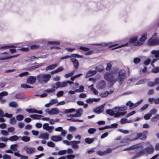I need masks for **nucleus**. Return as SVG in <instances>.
<instances>
[{
    "label": "nucleus",
    "mask_w": 159,
    "mask_h": 159,
    "mask_svg": "<svg viewBox=\"0 0 159 159\" xmlns=\"http://www.w3.org/2000/svg\"><path fill=\"white\" fill-rule=\"evenodd\" d=\"M42 116V115L37 114H34L30 116V117L35 120H40Z\"/></svg>",
    "instance_id": "nucleus-24"
},
{
    "label": "nucleus",
    "mask_w": 159,
    "mask_h": 159,
    "mask_svg": "<svg viewBox=\"0 0 159 159\" xmlns=\"http://www.w3.org/2000/svg\"><path fill=\"white\" fill-rule=\"evenodd\" d=\"M27 153L31 154L34 153L36 151V148L33 147H27L25 148Z\"/></svg>",
    "instance_id": "nucleus-11"
},
{
    "label": "nucleus",
    "mask_w": 159,
    "mask_h": 159,
    "mask_svg": "<svg viewBox=\"0 0 159 159\" xmlns=\"http://www.w3.org/2000/svg\"><path fill=\"white\" fill-rule=\"evenodd\" d=\"M94 140V139H90L89 138H86L85 139V142L88 144L92 143Z\"/></svg>",
    "instance_id": "nucleus-36"
},
{
    "label": "nucleus",
    "mask_w": 159,
    "mask_h": 159,
    "mask_svg": "<svg viewBox=\"0 0 159 159\" xmlns=\"http://www.w3.org/2000/svg\"><path fill=\"white\" fill-rule=\"evenodd\" d=\"M84 88L83 86H80L79 89L75 90V91L77 92H82L84 91Z\"/></svg>",
    "instance_id": "nucleus-42"
},
{
    "label": "nucleus",
    "mask_w": 159,
    "mask_h": 159,
    "mask_svg": "<svg viewBox=\"0 0 159 159\" xmlns=\"http://www.w3.org/2000/svg\"><path fill=\"white\" fill-rule=\"evenodd\" d=\"M144 152V154L146 153L152 154L154 151V149L152 146H151L150 147H148L142 150Z\"/></svg>",
    "instance_id": "nucleus-8"
},
{
    "label": "nucleus",
    "mask_w": 159,
    "mask_h": 159,
    "mask_svg": "<svg viewBox=\"0 0 159 159\" xmlns=\"http://www.w3.org/2000/svg\"><path fill=\"white\" fill-rule=\"evenodd\" d=\"M37 77L34 76H30L27 79L26 81L28 83L33 84H34L36 81Z\"/></svg>",
    "instance_id": "nucleus-9"
},
{
    "label": "nucleus",
    "mask_w": 159,
    "mask_h": 159,
    "mask_svg": "<svg viewBox=\"0 0 159 159\" xmlns=\"http://www.w3.org/2000/svg\"><path fill=\"white\" fill-rule=\"evenodd\" d=\"M19 55V54H17L16 55H14L12 56L6 57H1L0 58V60H5L7 59H9L10 58H12L13 57H16L18 56Z\"/></svg>",
    "instance_id": "nucleus-32"
},
{
    "label": "nucleus",
    "mask_w": 159,
    "mask_h": 159,
    "mask_svg": "<svg viewBox=\"0 0 159 159\" xmlns=\"http://www.w3.org/2000/svg\"><path fill=\"white\" fill-rule=\"evenodd\" d=\"M1 134L7 136L8 134V132L6 130H2L1 131Z\"/></svg>",
    "instance_id": "nucleus-58"
},
{
    "label": "nucleus",
    "mask_w": 159,
    "mask_h": 159,
    "mask_svg": "<svg viewBox=\"0 0 159 159\" xmlns=\"http://www.w3.org/2000/svg\"><path fill=\"white\" fill-rule=\"evenodd\" d=\"M148 44L149 46H155L159 45V39L150 38L148 41Z\"/></svg>",
    "instance_id": "nucleus-6"
},
{
    "label": "nucleus",
    "mask_w": 159,
    "mask_h": 159,
    "mask_svg": "<svg viewBox=\"0 0 159 159\" xmlns=\"http://www.w3.org/2000/svg\"><path fill=\"white\" fill-rule=\"evenodd\" d=\"M71 57H73L76 58H81L82 57V55H79L78 54H73L70 55Z\"/></svg>",
    "instance_id": "nucleus-45"
},
{
    "label": "nucleus",
    "mask_w": 159,
    "mask_h": 159,
    "mask_svg": "<svg viewBox=\"0 0 159 159\" xmlns=\"http://www.w3.org/2000/svg\"><path fill=\"white\" fill-rule=\"evenodd\" d=\"M16 46L14 45H5L1 46L0 47V49H7L10 48H16Z\"/></svg>",
    "instance_id": "nucleus-31"
},
{
    "label": "nucleus",
    "mask_w": 159,
    "mask_h": 159,
    "mask_svg": "<svg viewBox=\"0 0 159 159\" xmlns=\"http://www.w3.org/2000/svg\"><path fill=\"white\" fill-rule=\"evenodd\" d=\"M126 105L127 106H129L130 107H133L134 104L133 102H131V101H129L126 103Z\"/></svg>",
    "instance_id": "nucleus-57"
},
{
    "label": "nucleus",
    "mask_w": 159,
    "mask_h": 159,
    "mask_svg": "<svg viewBox=\"0 0 159 159\" xmlns=\"http://www.w3.org/2000/svg\"><path fill=\"white\" fill-rule=\"evenodd\" d=\"M74 73V72H72L68 74H66L65 75V77L66 78H68L70 77L71 76L73 75Z\"/></svg>",
    "instance_id": "nucleus-63"
},
{
    "label": "nucleus",
    "mask_w": 159,
    "mask_h": 159,
    "mask_svg": "<svg viewBox=\"0 0 159 159\" xmlns=\"http://www.w3.org/2000/svg\"><path fill=\"white\" fill-rule=\"evenodd\" d=\"M21 140L25 142H29L30 140V138L28 136H23L21 137Z\"/></svg>",
    "instance_id": "nucleus-34"
},
{
    "label": "nucleus",
    "mask_w": 159,
    "mask_h": 159,
    "mask_svg": "<svg viewBox=\"0 0 159 159\" xmlns=\"http://www.w3.org/2000/svg\"><path fill=\"white\" fill-rule=\"evenodd\" d=\"M51 76L49 74H39L36 76L38 82L41 83L45 84L50 79Z\"/></svg>",
    "instance_id": "nucleus-2"
},
{
    "label": "nucleus",
    "mask_w": 159,
    "mask_h": 159,
    "mask_svg": "<svg viewBox=\"0 0 159 159\" xmlns=\"http://www.w3.org/2000/svg\"><path fill=\"white\" fill-rule=\"evenodd\" d=\"M112 150L111 148H107L106 151H104L105 155L111 153V152Z\"/></svg>",
    "instance_id": "nucleus-59"
},
{
    "label": "nucleus",
    "mask_w": 159,
    "mask_h": 159,
    "mask_svg": "<svg viewBox=\"0 0 159 159\" xmlns=\"http://www.w3.org/2000/svg\"><path fill=\"white\" fill-rule=\"evenodd\" d=\"M89 88H90V90L91 91H92L93 93L95 95H97L98 94V92L93 87V85L92 84V85L89 86Z\"/></svg>",
    "instance_id": "nucleus-27"
},
{
    "label": "nucleus",
    "mask_w": 159,
    "mask_h": 159,
    "mask_svg": "<svg viewBox=\"0 0 159 159\" xmlns=\"http://www.w3.org/2000/svg\"><path fill=\"white\" fill-rule=\"evenodd\" d=\"M67 120H69L71 121H73V122H83V120H79V119H68Z\"/></svg>",
    "instance_id": "nucleus-48"
},
{
    "label": "nucleus",
    "mask_w": 159,
    "mask_h": 159,
    "mask_svg": "<svg viewBox=\"0 0 159 159\" xmlns=\"http://www.w3.org/2000/svg\"><path fill=\"white\" fill-rule=\"evenodd\" d=\"M66 150H63L60 151L58 152V155H64L66 153Z\"/></svg>",
    "instance_id": "nucleus-51"
},
{
    "label": "nucleus",
    "mask_w": 159,
    "mask_h": 159,
    "mask_svg": "<svg viewBox=\"0 0 159 159\" xmlns=\"http://www.w3.org/2000/svg\"><path fill=\"white\" fill-rule=\"evenodd\" d=\"M96 131L95 128H90L88 130V132L90 134H93Z\"/></svg>",
    "instance_id": "nucleus-43"
},
{
    "label": "nucleus",
    "mask_w": 159,
    "mask_h": 159,
    "mask_svg": "<svg viewBox=\"0 0 159 159\" xmlns=\"http://www.w3.org/2000/svg\"><path fill=\"white\" fill-rule=\"evenodd\" d=\"M20 87L22 88L25 89L27 88H33L32 87L29 86V85L25 84H21Z\"/></svg>",
    "instance_id": "nucleus-38"
},
{
    "label": "nucleus",
    "mask_w": 159,
    "mask_h": 159,
    "mask_svg": "<svg viewBox=\"0 0 159 159\" xmlns=\"http://www.w3.org/2000/svg\"><path fill=\"white\" fill-rule=\"evenodd\" d=\"M9 105L11 107L16 108L17 107L18 105L16 102L12 101L9 103Z\"/></svg>",
    "instance_id": "nucleus-29"
},
{
    "label": "nucleus",
    "mask_w": 159,
    "mask_h": 159,
    "mask_svg": "<svg viewBox=\"0 0 159 159\" xmlns=\"http://www.w3.org/2000/svg\"><path fill=\"white\" fill-rule=\"evenodd\" d=\"M141 60L139 58H135L134 59V62L135 64H138L139 63L140 61Z\"/></svg>",
    "instance_id": "nucleus-53"
},
{
    "label": "nucleus",
    "mask_w": 159,
    "mask_h": 159,
    "mask_svg": "<svg viewBox=\"0 0 159 159\" xmlns=\"http://www.w3.org/2000/svg\"><path fill=\"white\" fill-rule=\"evenodd\" d=\"M71 144L72 147L74 148H77L78 147V146L77 145L78 144H79L80 143V141H72L70 142Z\"/></svg>",
    "instance_id": "nucleus-15"
},
{
    "label": "nucleus",
    "mask_w": 159,
    "mask_h": 159,
    "mask_svg": "<svg viewBox=\"0 0 159 159\" xmlns=\"http://www.w3.org/2000/svg\"><path fill=\"white\" fill-rule=\"evenodd\" d=\"M40 65L39 64L33 66H31L29 68L30 70L31 69H36L37 68H39V67H40Z\"/></svg>",
    "instance_id": "nucleus-52"
},
{
    "label": "nucleus",
    "mask_w": 159,
    "mask_h": 159,
    "mask_svg": "<svg viewBox=\"0 0 159 159\" xmlns=\"http://www.w3.org/2000/svg\"><path fill=\"white\" fill-rule=\"evenodd\" d=\"M79 49L84 51H87L89 50V48L83 47L82 46L80 47Z\"/></svg>",
    "instance_id": "nucleus-56"
},
{
    "label": "nucleus",
    "mask_w": 159,
    "mask_h": 159,
    "mask_svg": "<svg viewBox=\"0 0 159 159\" xmlns=\"http://www.w3.org/2000/svg\"><path fill=\"white\" fill-rule=\"evenodd\" d=\"M47 145L50 147L53 148L55 146V144L52 142H49L47 143Z\"/></svg>",
    "instance_id": "nucleus-54"
},
{
    "label": "nucleus",
    "mask_w": 159,
    "mask_h": 159,
    "mask_svg": "<svg viewBox=\"0 0 159 159\" xmlns=\"http://www.w3.org/2000/svg\"><path fill=\"white\" fill-rule=\"evenodd\" d=\"M126 77L118 76V82L120 84H122Z\"/></svg>",
    "instance_id": "nucleus-35"
},
{
    "label": "nucleus",
    "mask_w": 159,
    "mask_h": 159,
    "mask_svg": "<svg viewBox=\"0 0 159 159\" xmlns=\"http://www.w3.org/2000/svg\"><path fill=\"white\" fill-rule=\"evenodd\" d=\"M151 53L152 54L154 55V56L156 58L159 57V50H153L151 52Z\"/></svg>",
    "instance_id": "nucleus-25"
},
{
    "label": "nucleus",
    "mask_w": 159,
    "mask_h": 159,
    "mask_svg": "<svg viewBox=\"0 0 159 159\" xmlns=\"http://www.w3.org/2000/svg\"><path fill=\"white\" fill-rule=\"evenodd\" d=\"M16 122V120H15V117H11L10 119V123L11 124H14Z\"/></svg>",
    "instance_id": "nucleus-55"
},
{
    "label": "nucleus",
    "mask_w": 159,
    "mask_h": 159,
    "mask_svg": "<svg viewBox=\"0 0 159 159\" xmlns=\"http://www.w3.org/2000/svg\"><path fill=\"white\" fill-rule=\"evenodd\" d=\"M83 112V110L82 108H80L77 109L76 111L75 114L76 117H80Z\"/></svg>",
    "instance_id": "nucleus-20"
},
{
    "label": "nucleus",
    "mask_w": 159,
    "mask_h": 159,
    "mask_svg": "<svg viewBox=\"0 0 159 159\" xmlns=\"http://www.w3.org/2000/svg\"><path fill=\"white\" fill-rule=\"evenodd\" d=\"M96 153L100 156H103L105 155L104 151H98L96 152Z\"/></svg>",
    "instance_id": "nucleus-47"
},
{
    "label": "nucleus",
    "mask_w": 159,
    "mask_h": 159,
    "mask_svg": "<svg viewBox=\"0 0 159 159\" xmlns=\"http://www.w3.org/2000/svg\"><path fill=\"white\" fill-rule=\"evenodd\" d=\"M151 61V59H148L144 61V63L145 65H149Z\"/></svg>",
    "instance_id": "nucleus-64"
},
{
    "label": "nucleus",
    "mask_w": 159,
    "mask_h": 159,
    "mask_svg": "<svg viewBox=\"0 0 159 159\" xmlns=\"http://www.w3.org/2000/svg\"><path fill=\"white\" fill-rule=\"evenodd\" d=\"M46 112L50 115H54L58 114L59 110L57 108H53L51 109L50 110H49L48 109L46 110Z\"/></svg>",
    "instance_id": "nucleus-10"
},
{
    "label": "nucleus",
    "mask_w": 159,
    "mask_h": 159,
    "mask_svg": "<svg viewBox=\"0 0 159 159\" xmlns=\"http://www.w3.org/2000/svg\"><path fill=\"white\" fill-rule=\"evenodd\" d=\"M140 147V144L139 143L129 147L127 148L124 149V150H133L136 148H138Z\"/></svg>",
    "instance_id": "nucleus-18"
},
{
    "label": "nucleus",
    "mask_w": 159,
    "mask_h": 159,
    "mask_svg": "<svg viewBox=\"0 0 159 159\" xmlns=\"http://www.w3.org/2000/svg\"><path fill=\"white\" fill-rule=\"evenodd\" d=\"M123 109V107H116L113 109V110L107 109L106 111V113L111 116H113L115 114V112L122 111Z\"/></svg>",
    "instance_id": "nucleus-5"
},
{
    "label": "nucleus",
    "mask_w": 159,
    "mask_h": 159,
    "mask_svg": "<svg viewBox=\"0 0 159 159\" xmlns=\"http://www.w3.org/2000/svg\"><path fill=\"white\" fill-rule=\"evenodd\" d=\"M104 77L107 81L109 82L112 85L117 81V80L115 78L114 76L109 72H106L104 75Z\"/></svg>",
    "instance_id": "nucleus-3"
},
{
    "label": "nucleus",
    "mask_w": 159,
    "mask_h": 159,
    "mask_svg": "<svg viewBox=\"0 0 159 159\" xmlns=\"http://www.w3.org/2000/svg\"><path fill=\"white\" fill-rule=\"evenodd\" d=\"M152 72L155 73H158V72H159V67H155V68L152 69Z\"/></svg>",
    "instance_id": "nucleus-50"
},
{
    "label": "nucleus",
    "mask_w": 159,
    "mask_h": 159,
    "mask_svg": "<svg viewBox=\"0 0 159 159\" xmlns=\"http://www.w3.org/2000/svg\"><path fill=\"white\" fill-rule=\"evenodd\" d=\"M17 146V145L16 144L11 145L10 146V148L13 151H16L17 150L16 148Z\"/></svg>",
    "instance_id": "nucleus-41"
},
{
    "label": "nucleus",
    "mask_w": 159,
    "mask_h": 159,
    "mask_svg": "<svg viewBox=\"0 0 159 159\" xmlns=\"http://www.w3.org/2000/svg\"><path fill=\"white\" fill-rule=\"evenodd\" d=\"M106 86V82L104 80H101L97 83L96 87L98 89L100 90L104 89Z\"/></svg>",
    "instance_id": "nucleus-7"
},
{
    "label": "nucleus",
    "mask_w": 159,
    "mask_h": 159,
    "mask_svg": "<svg viewBox=\"0 0 159 159\" xmlns=\"http://www.w3.org/2000/svg\"><path fill=\"white\" fill-rule=\"evenodd\" d=\"M67 159H73L75 157L74 155H69L66 156Z\"/></svg>",
    "instance_id": "nucleus-61"
},
{
    "label": "nucleus",
    "mask_w": 159,
    "mask_h": 159,
    "mask_svg": "<svg viewBox=\"0 0 159 159\" xmlns=\"http://www.w3.org/2000/svg\"><path fill=\"white\" fill-rule=\"evenodd\" d=\"M112 67V65L110 62L108 63L107 64V66L106 69L107 71H110Z\"/></svg>",
    "instance_id": "nucleus-39"
},
{
    "label": "nucleus",
    "mask_w": 159,
    "mask_h": 159,
    "mask_svg": "<svg viewBox=\"0 0 159 159\" xmlns=\"http://www.w3.org/2000/svg\"><path fill=\"white\" fill-rule=\"evenodd\" d=\"M35 109L31 108L30 109H27L26 111L29 113H35Z\"/></svg>",
    "instance_id": "nucleus-40"
},
{
    "label": "nucleus",
    "mask_w": 159,
    "mask_h": 159,
    "mask_svg": "<svg viewBox=\"0 0 159 159\" xmlns=\"http://www.w3.org/2000/svg\"><path fill=\"white\" fill-rule=\"evenodd\" d=\"M118 45L117 44H112V43H104L103 44H97L98 46H108L109 48H111V47H114Z\"/></svg>",
    "instance_id": "nucleus-14"
},
{
    "label": "nucleus",
    "mask_w": 159,
    "mask_h": 159,
    "mask_svg": "<svg viewBox=\"0 0 159 159\" xmlns=\"http://www.w3.org/2000/svg\"><path fill=\"white\" fill-rule=\"evenodd\" d=\"M51 140L53 141L57 142L62 140V138L59 136H53L51 137Z\"/></svg>",
    "instance_id": "nucleus-16"
},
{
    "label": "nucleus",
    "mask_w": 159,
    "mask_h": 159,
    "mask_svg": "<svg viewBox=\"0 0 159 159\" xmlns=\"http://www.w3.org/2000/svg\"><path fill=\"white\" fill-rule=\"evenodd\" d=\"M103 111V107H97L94 110V112L97 113H102Z\"/></svg>",
    "instance_id": "nucleus-22"
},
{
    "label": "nucleus",
    "mask_w": 159,
    "mask_h": 159,
    "mask_svg": "<svg viewBox=\"0 0 159 159\" xmlns=\"http://www.w3.org/2000/svg\"><path fill=\"white\" fill-rule=\"evenodd\" d=\"M96 69L99 72H101L104 70V69L103 68V67L101 66L97 67Z\"/></svg>",
    "instance_id": "nucleus-46"
},
{
    "label": "nucleus",
    "mask_w": 159,
    "mask_h": 159,
    "mask_svg": "<svg viewBox=\"0 0 159 159\" xmlns=\"http://www.w3.org/2000/svg\"><path fill=\"white\" fill-rule=\"evenodd\" d=\"M39 45H32L30 46V48L31 49H37L39 47Z\"/></svg>",
    "instance_id": "nucleus-49"
},
{
    "label": "nucleus",
    "mask_w": 159,
    "mask_h": 159,
    "mask_svg": "<svg viewBox=\"0 0 159 159\" xmlns=\"http://www.w3.org/2000/svg\"><path fill=\"white\" fill-rule=\"evenodd\" d=\"M63 93H64L63 91H60L57 93V95L58 97H60L63 96Z\"/></svg>",
    "instance_id": "nucleus-60"
},
{
    "label": "nucleus",
    "mask_w": 159,
    "mask_h": 159,
    "mask_svg": "<svg viewBox=\"0 0 159 159\" xmlns=\"http://www.w3.org/2000/svg\"><path fill=\"white\" fill-rule=\"evenodd\" d=\"M57 66V64H53L49 65L46 69V70L48 71L50 70H52L56 68Z\"/></svg>",
    "instance_id": "nucleus-23"
},
{
    "label": "nucleus",
    "mask_w": 159,
    "mask_h": 159,
    "mask_svg": "<svg viewBox=\"0 0 159 159\" xmlns=\"http://www.w3.org/2000/svg\"><path fill=\"white\" fill-rule=\"evenodd\" d=\"M152 116V114L151 113H148L145 115L143 116L144 118L146 120H148Z\"/></svg>",
    "instance_id": "nucleus-37"
},
{
    "label": "nucleus",
    "mask_w": 159,
    "mask_h": 159,
    "mask_svg": "<svg viewBox=\"0 0 159 159\" xmlns=\"http://www.w3.org/2000/svg\"><path fill=\"white\" fill-rule=\"evenodd\" d=\"M159 119V115L156 114L154 117H152L151 119L152 121L155 122L157 121Z\"/></svg>",
    "instance_id": "nucleus-33"
},
{
    "label": "nucleus",
    "mask_w": 159,
    "mask_h": 159,
    "mask_svg": "<svg viewBox=\"0 0 159 159\" xmlns=\"http://www.w3.org/2000/svg\"><path fill=\"white\" fill-rule=\"evenodd\" d=\"M18 137L16 135H14L10 137L9 139V140L11 141H16L18 140Z\"/></svg>",
    "instance_id": "nucleus-30"
},
{
    "label": "nucleus",
    "mask_w": 159,
    "mask_h": 159,
    "mask_svg": "<svg viewBox=\"0 0 159 159\" xmlns=\"http://www.w3.org/2000/svg\"><path fill=\"white\" fill-rule=\"evenodd\" d=\"M75 110L74 108H71L68 109H65L63 110V113H72V112H75Z\"/></svg>",
    "instance_id": "nucleus-26"
},
{
    "label": "nucleus",
    "mask_w": 159,
    "mask_h": 159,
    "mask_svg": "<svg viewBox=\"0 0 159 159\" xmlns=\"http://www.w3.org/2000/svg\"><path fill=\"white\" fill-rule=\"evenodd\" d=\"M147 33H145L142 35L139 39L138 41L137 36L131 38L129 41V43H133L134 46H140L143 44L145 41L147 39Z\"/></svg>",
    "instance_id": "nucleus-1"
},
{
    "label": "nucleus",
    "mask_w": 159,
    "mask_h": 159,
    "mask_svg": "<svg viewBox=\"0 0 159 159\" xmlns=\"http://www.w3.org/2000/svg\"><path fill=\"white\" fill-rule=\"evenodd\" d=\"M49 134L47 133H43L40 135L39 138L48 140L49 139Z\"/></svg>",
    "instance_id": "nucleus-19"
},
{
    "label": "nucleus",
    "mask_w": 159,
    "mask_h": 159,
    "mask_svg": "<svg viewBox=\"0 0 159 159\" xmlns=\"http://www.w3.org/2000/svg\"><path fill=\"white\" fill-rule=\"evenodd\" d=\"M64 70V68L62 66H60L58 68L56 69L55 70L51 72V73L53 72L54 73H57L61 72Z\"/></svg>",
    "instance_id": "nucleus-28"
},
{
    "label": "nucleus",
    "mask_w": 159,
    "mask_h": 159,
    "mask_svg": "<svg viewBox=\"0 0 159 159\" xmlns=\"http://www.w3.org/2000/svg\"><path fill=\"white\" fill-rule=\"evenodd\" d=\"M126 72L124 69H121L120 70L118 73V76L126 77Z\"/></svg>",
    "instance_id": "nucleus-21"
},
{
    "label": "nucleus",
    "mask_w": 159,
    "mask_h": 159,
    "mask_svg": "<svg viewBox=\"0 0 159 159\" xmlns=\"http://www.w3.org/2000/svg\"><path fill=\"white\" fill-rule=\"evenodd\" d=\"M70 61L73 62L75 69V70L77 69L79 66V63L78 61L75 58H71Z\"/></svg>",
    "instance_id": "nucleus-12"
},
{
    "label": "nucleus",
    "mask_w": 159,
    "mask_h": 159,
    "mask_svg": "<svg viewBox=\"0 0 159 159\" xmlns=\"http://www.w3.org/2000/svg\"><path fill=\"white\" fill-rule=\"evenodd\" d=\"M148 104H146L144 105L140 109L141 111H143L146 109L148 107Z\"/></svg>",
    "instance_id": "nucleus-62"
},
{
    "label": "nucleus",
    "mask_w": 159,
    "mask_h": 159,
    "mask_svg": "<svg viewBox=\"0 0 159 159\" xmlns=\"http://www.w3.org/2000/svg\"><path fill=\"white\" fill-rule=\"evenodd\" d=\"M16 118L18 120L20 121L23 119L24 116L22 115H19L16 116Z\"/></svg>",
    "instance_id": "nucleus-44"
},
{
    "label": "nucleus",
    "mask_w": 159,
    "mask_h": 159,
    "mask_svg": "<svg viewBox=\"0 0 159 159\" xmlns=\"http://www.w3.org/2000/svg\"><path fill=\"white\" fill-rule=\"evenodd\" d=\"M148 133V131L147 130H145L142 133H138L135 136V139H140L142 140H145L147 139L146 135Z\"/></svg>",
    "instance_id": "nucleus-4"
},
{
    "label": "nucleus",
    "mask_w": 159,
    "mask_h": 159,
    "mask_svg": "<svg viewBox=\"0 0 159 159\" xmlns=\"http://www.w3.org/2000/svg\"><path fill=\"white\" fill-rule=\"evenodd\" d=\"M96 73V71L95 70H89L86 74L85 77L88 78L90 76L95 75Z\"/></svg>",
    "instance_id": "nucleus-17"
},
{
    "label": "nucleus",
    "mask_w": 159,
    "mask_h": 159,
    "mask_svg": "<svg viewBox=\"0 0 159 159\" xmlns=\"http://www.w3.org/2000/svg\"><path fill=\"white\" fill-rule=\"evenodd\" d=\"M144 155V152L142 150L139 151V152L136 153L134 156H133L132 157L131 159H135Z\"/></svg>",
    "instance_id": "nucleus-13"
}]
</instances>
